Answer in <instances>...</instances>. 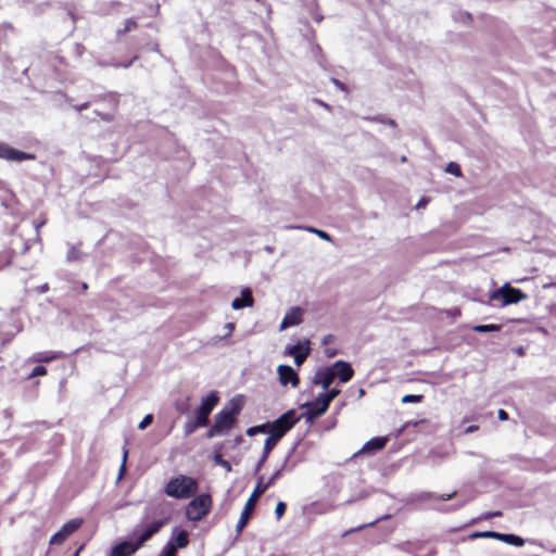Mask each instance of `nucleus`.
<instances>
[{
    "mask_svg": "<svg viewBox=\"0 0 556 556\" xmlns=\"http://www.w3.org/2000/svg\"><path fill=\"white\" fill-rule=\"evenodd\" d=\"M243 403L240 399H232L229 406L223 408L214 417V422L206 431L205 437L212 439L227 434L237 424Z\"/></svg>",
    "mask_w": 556,
    "mask_h": 556,
    "instance_id": "obj_1",
    "label": "nucleus"
},
{
    "mask_svg": "<svg viewBox=\"0 0 556 556\" xmlns=\"http://www.w3.org/2000/svg\"><path fill=\"white\" fill-rule=\"evenodd\" d=\"M199 490V483L197 479L186 476L178 475L170 478L164 488V493L174 498H190L197 494Z\"/></svg>",
    "mask_w": 556,
    "mask_h": 556,
    "instance_id": "obj_2",
    "label": "nucleus"
},
{
    "mask_svg": "<svg viewBox=\"0 0 556 556\" xmlns=\"http://www.w3.org/2000/svg\"><path fill=\"white\" fill-rule=\"evenodd\" d=\"M92 103L102 104L101 109H96L94 114L100 117L103 122H113L119 106V94L117 92H105L96 96L92 99Z\"/></svg>",
    "mask_w": 556,
    "mask_h": 556,
    "instance_id": "obj_3",
    "label": "nucleus"
},
{
    "mask_svg": "<svg viewBox=\"0 0 556 556\" xmlns=\"http://www.w3.org/2000/svg\"><path fill=\"white\" fill-rule=\"evenodd\" d=\"M212 504L213 500L210 494L195 496L187 506V518L191 521L202 520L210 513Z\"/></svg>",
    "mask_w": 556,
    "mask_h": 556,
    "instance_id": "obj_4",
    "label": "nucleus"
},
{
    "mask_svg": "<svg viewBox=\"0 0 556 556\" xmlns=\"http://www.w3.org/2000/svg\"><path fill=\"white\" fill-rule=\"evenodd\" d=\"M490 299L492 301H501V306H507L526 300L527 294L520 289L514 288L509 283H505L503 287L493 291Z\"/></svg>",
    "mask_w": 556,
    "mask_h": 556,
    "instance_id": "obj_5",
    "label": "nucleus"
},
{
    "mask_svg": "<svg viewBox=\"0 0 556 556\" xmlns=\"http://www.w3.org/2000/svg\"><path fill=\"white\" fill-rule=\"evenodd\" d=\"M300 420L294 409H290L282 414L275 421L269 424V433L277 435L282 439L285 434L293 428V426Z\"/></svg>",
    "mask_w": 556,
    "mask_h": 556,
    "instance_id": "obj_6",
    "label": "nucleus"
},
{
    "mask_svg": "<svg viewBox=\"0 0 556 556\" xmlns=\"http://www.w3.org/2000/svg\"><path fill=\"white\" fill-rule=\"evenodd\" d=\"M218 402L219 396L216 391H211L201 400L200 406L194 410V418L198 420V425L207 426L210 415Z\"/></svg>",
    "mask_w": 556,
    "mask_h": 556,
    "instance_id": "obj_7",
    "label": "nucleus"
},
{
    "mask_svg": "<svg viewBox=\"0 0 556 556\" xmlns=\"http://www.w3.org/2000/svg\"><path fill=\"white\" fill-rule=\"evenodd\" d=\"M168 522L167 517H163L156 520L151 521L150 523H144V521L138 526L135 530V534L139 533L137 536V542L140 547L150 540L155 533H157L166 523Z\"/></svg>",
    "mask_w": 556,
    "mask_h": 556,
    "instance_id": "obj_8",
    "label": "nucleus"
},
{
    "mask_svg": "<svg viewBox=\"0 0 556 556\" xmlns=\"http://www.w3.org/2000/svg\"><path fill=\"white\" fill-rule=\"evenodd\" d=\"M262 489L263 488H254L252 494L250 495V497L248 498L245 505H244V508L240 515V518L238 520V523L236 526V530L238 533H241L242 530L245 528V526L248 525L254 509H255V506L260 500V497L264 494L262 492Z\"/></svg>",
    "mask_w": 556,
    "mask_h": 556,
    "instance_id": "obj_9",
    "label": "nucleus"
},
{
    "mask_svg": "<svg viewBox=\"0 0 556 556\" xmlns=\"http://www.w3.org/2000/svg\"><path fill=\"white\" fill-rule=\"evenodd\" d=\"M84 523L83 518H74L70 521L65 522L61 529L54 533L51 538L49 543L51 545H61L63 544L66 539L72 535L75 531H77Z\"/></svg>",
    "mask_w": 556,
    "mask_h": 556,
    "instance_id": "obj_10",
    "label": "nucleus"
},
{
    "mask_svg": "<svg viewBox=\"0 0 556 556\" xmlns=\"http://www.w3.org/2000/svg\"><path fill=\"white\" fill-rule=\"evenodd\" d=\"M0 159L10 162H23L34 161L36 160V155L34 153L20 151L8 143L0 142Z\"/></svg>",
    "mask_w": 556,
    "mask_h": 556,
    "instance_id": "obj_11",
    "label": "nucleus"
},
{
    "mask_svg": "<svg viewBox=\"0 0 556 556\" xmlns=\"http://www.w3.org/2000/svg\"><path fill=\"white\" fill-rule=\"evenodd\" d=\"M305 407V416L307 420H314L327 412L329 404L319 394L313 402L307 403Z\"/></svg>",
    "mask_w": 556,
    "mask_h": 556,
    "instance_id": "obj_12",
    "label": "nucleus"
},
{
    "mask_svg": "<svg viewBox=\"0 0 556 556\" xmlns=\"http://www.w3.org/2000/svg\"><path fill=\"white\" fill-rule=\"evenodd\" d=\"M277 371L282 386L291 384L293 388L299 386L300 378L291 366L279 365Z\"/></svg>",
    "mask_w": 556,
    "mask_h": 556,
    "instance_id": "obj_13",
    "label": "nucleus"
},
{
    "mask_svg": "<svg viewBox=\"0 0 556 556\" xmlns=\"http://www.w3.org/2000/svg\"><path fill=\"white\" fill-rule=\"evenodd\" d=\"M331 368H333L336 378H338L341 383L349 382L354 376V369L348 362L337 361Z\"/></svg>",
    "mask_w": 556,
    "mask_h": 556,
    "instance_id": "obj_14",
    "label": "nucleus"
},
{
    "mask_svg": "<svg viewBox=\"0 0 556 556\" xmlns=\"http://www.w3.org/2000/svg\"><path fill=\"white\" fill-rule=\"evenodd\" d=\"M336 378L333 368L325 367L316 371L313 383L319 384L324 390H328Z\"/></svg>",
    "mask_w": 556,
    "mask_h": 556,
    "instance_id": "obj_15",
    "label": "nucleus"
},
{
    "mask_svg": "<svg viewBox=\"0 0 556 556\" xmlns=\"http://www.w3.org/2000/svg\"><path fill=\"white\" fill-rule=\"evenodd\" d=\"M303 320V309L301 307L291 308L283 317L280 324V330L300 325Z\"/></svg>",
    "mask_w": 556,
    "mask_h": 556,
    "instance_id": "obj_16",
    "label": "nucleus"
},
{
    "mask_svg": "<svg viewBox=\"0 0 556 556\" xmlns=\"http://www.w3.org/2000/svg\"><path fill=\"white\" fill-rule=\"evenodd\" d=\"M138 548H140V545H138L137 541L135 543L124 541L113 547L111 556H130Z\"/></svg>",
    "mask_w": 556,
    "mask_h": 556,
    "instance_id": "obj_17",
    "label": "nucleus"
},
{
    "mask_svg": "<svg viewBox=\"0 0 556 556\" xmlns=\"http://www.w3.org/2000/svg\"><path fill=\"white\" fill-rule=\"evenodd\" d=\"M254 304V299L252 295V291L249 288H245L241 291V298H236L232 303L231 307L233 309H241L243 307H251Z\"/></svg>",
    "mask_w": 556,
    "mask_h": 556,
    "instance_id": "obj_18",
    "label": "nucleus"
},
{
    "mask_svg": "<svg viewBox=\"0 0 556 556\" xmlns=\"http://www.w3.org/2000/svg\"><path fill=\"white\" fill-rule=\"evenodd\" d=\"M388 443V439L384 438V437H375L372 439H370L369 441H367L362 450L359 451L361 453H364V454H369V453H372V452H376V451H381L382 448H384V446L387 445Z\"/></svg>",
    "mask_w": 556,
    "mask_h": 556,
    "instance_id": "obj_19",
    "label": "nucleus"
},
{
    "mask_svg": "<svg viewBox=\"0 0 556 556\" xmlns=\"http://www.w3.org/2000/svg\"><path fill=\"white\" fill-rule=\"evenodd\" d=\"M62 357L63 354L61 352H43L35 354L34 361L38 363H50Z\"/></svg>",
    "mask_w": 556,
    "mask_h": 556,
    "instance_id": "obj_20",
    "label": "nucleus"
},
{
    "mask_svg": "<svg viewBox=\"0 0 556 556\" xmlns=\"http://www.w3.org/2000/svg\"><path fill=\"white\" fill-rule=\"evenodd\" d=\"M280 477V470L275 471L271 477L264 482L263 476H258L256 488H263L262 492L265 493L270 486H273L276 482V480Z\"/></svg>",
    "mask_w": 556,
    "mask_h": 556,
    "instance_id": "obj_21",
    "label": "nucleus"
},
{
    "mask_svg": "<svg viewBox=\"0 0 556 556\" xmlns=\"http://www.w3.org/2000/svg\"><path fill=\"white\" fill-rule=\"evenodd\" d=\"M498 541H502L504 543H507V544H510V545H514L517 547H521L525 545V540L521 536H518L515 534L501 533Z\"/></svg>",
    "mask_w": 556,
    "mask_h": 556,
    "instance_id": "obj_22",
    "label": "nucleus"
},
{
    "mask_svg": "<svg viewBox=\"0 0 556 556\" xmlns=\"http://www.w3.org/2000/svg\"><path fill=\"white\" fill-rule=\"evenodd\" d=\"M81 244L71 245L66 258L68 262H78L84 257V252L81 251Z\"/></svg>",
    "mask_w": 556,
    "mask_h": 556,
    "instance_id": "obj_23",
    "label": "nucleus"
},
{
    "mask_svg": "<svg viewBox=\"0 0 556 556\" xmlns=\"http://www.w3.org/2000/svg\"><path fill=\"white\" fill-rule=\"evenodd\" d=\"M281 439L278 438L277 435L269 433V437L265 440L264 447H263V453H264L265 457L269 456V454L271 453V451L275 448V446L277 445V443Z\"/></svg>",
    "mask_w": 556,
    "mask_h": 556,
    "instance_id": "obj_24",
    "label": "nucleus"
},
{
    "mask_svg": "<svg viewBox=\"0 0 556 556\" xmlns=\"http://www.w3.org/2000/svg\"><path fill=\"white\" fill-rule=\"evenodd\" d=\"M176 549L185 548L189 544V535L186 530H180L177 535L172 540Z\"/></svg>",
    "mask_w": 556,
    "mask_h": 556,
    "instance_id": "obj_25",
    "label": "nucleus"
},
{
    "mask_svg": "<svg viewBox=\"0 0 556 556\" xmlns=\"http://www.w3.org/2000/svg\"><path fill=\"white\" fill-rule=\"evenodd\" d=\"M309 353H311L309 341L305 340V346H304V350L301 351V354L293 355L295 364L298 366H301L306 361Z\"/></svg>",
    "mask_w": 556,
    "mask_h": 556,
    "instance_id": "obj_26",
    "label": "nucleus"
},
{
    "mask_svg": "<svg viewBox=\"0 0 556 556\" xmlns=\"http://www.w3.org/2000/svg\"><path fill=\"white\" fill-rule=\"evenodd\" d=\"M213 460L216 465L223 467L227 472L232 470L231 464L223 458V455L219 451L214 453Z\"/></svg>",
    "mask_w": 556,
    "mask_h": 556,
    "instance_id": "obj_27",
    "label": "nucleus"
},
{
    "mask_svg": "<svg viewBox=\"0 0 556 556\" xmlns=\"http://www.w3.org/2000/svg\"><path fill=\"white\" fill-rule=\"evenodd\" d=\"M204 427L203 425H198V420L195 418L188 420L184 426L185 435L192 434L198 428Z\"/></svg>",
    "mask_w": 556,
    "mask_h": 556,
    "instance_id": "obj_28",
    "label": "nucleus"
},
{
    "mask_svg": "<svg viewBox=\"0 0 556 556\" xmlns=\"http://www.w3.org/2000/svg\"><path fill=\"white\" fill-rule=\"evenodd\" d=\"M256 433H269V422L251 427L247 430V434L252 437Z\"/></svg>",
    "mask_w": 556,
    "mask_h": 556,
    "instance_id": "obj_29",
    "label": "nucleus"
},
{
    "mask_svg": "<svg viewBox=\"0 0 556 556\" xmlns=\"http://www.w3.org/2000/svg\"><path fill=\"white\" fill-rule=\"evenodd\" d=\"M501 329V326L495 324H489V325H477L472 328L476 332H493L498 331Z\"/></svg>",
    "mask_w": 556,
    "mask_h": 556,
    "instance_id": "obj_30",
    "label": "nucleus"
},
{
    "mask_svg": "<svg viewBox=\"0 0 556 556\" xmlns=\"http://www.w3.org/2000/svg\"><path fill=\"white\" fill-rule=\"evenodd\" d=\"M500 534H501L500 532H495V531H483V532L472 533L470 535V538H472V539L484 538V539L500 540Z\"/></svg>",
    "mask_w": 556,
    "mask_h": 556,
    "instance_id": "obj_31",
    "label": "nucleus"
},
{
    "mask_svg": "<svg viewBox=\"0 0 556 556\" xmlns=\"http://www.w3.org/2000/svg\"><path fill=\"white\" fill-rule=\"evenodd\" d=\"M161 556H177L176 546H174V542L169 541L163 547Z\"/></svg>",
    "mask_w": 556,
    "mask_h": 556,
    "instance_id": "obj_32",
    "label": "nucleus"
},
{
    "mask_svg": "<svg viewBox=\"0 0 556 556\" xmlns=\"http://www.w3.org/2000/svg\"><path fill=\"white\" fill-rule=\"evenodd\" d=\"M445 170L455 177H460L463 175L462 168L457 163L450 162L445 168Z\"/></svg>",
    "mask_w": 556,
    "mask_h": 556,
    "instance_id": "obj_33",
    "label": "nucleus"
},
{
    "mask_svg": "<svg viewBox=\"0 0 556 556\" xmlns=\"http://www.w3.org/2000/svg\"><path fill=\"white\" fill-rule=\"evenodd\" d=\"M340 392L341 391L339 389H331V390H328L327 393H321L320 395L330 405L332 400H334L340 394Z\"/></svg>",
    "mask_w": 556,
    "mask_h": 556,
    "instance_id": "obj_34",
    "label": "nucleus"
},
{
    "mask_svg": "<svg viewBox=\"0 0 556 556\" xmlns=\"http://www.w3.org/2000/svg\"><path fill=\"white\" fill-rule=\"evenodd\" d=\"M422 400L421 394H406L402 397V403H420Z\"/></svg>",
    "mask_w": 556,
    "mask_h": 556,
    "instance_id": "obj_35",
    "label": "nucleus"
},
{
    "mask_svg": "<svg viewBox=\"0 0 556 556\" xmlns=\"http://www.w3.org/2000/svg\"><path fill=\"white\" fill-rule=\"evenodd\" d=\"M304 346H305V342L303 344L301 342H299L295 345L288 348L287 354L290 356L301 354V351L304 350Z\"/></svg>",
    "mask_w": 556,
    "mask_h": 556,
    "instance_id": "obj_36",
    "label": "nucleus"
},
{
    "mask_svg": "<svg viewBox=\"0 0 556 556\" xmlns=\"http://www.w3.org/2000/svg\"><path fill=\"white\" fill-rule=\"evenodd\" d=\"M286 509H287V504L285 502L280 501L277 503L276 508H275V515H276L277 520L282 518V516L286 513Z\"/></svg>",
    "mask_w": 556,
    "mask_h": 556,
    "instance_id": "obj_37",
    "label": "nucleus"
},
{
    "mask_svg": "<svg viewBox=\"0 0 556 556\" xmlns=\"http://www.w3.org/2000/svg\"><path fill=\"white\" fill-rule=\"evenodd\" d=\"M305 229L307 231H309V232L316 233L319 238H321V239H324L326 241H330L331 240V237L329 236V233H327L324 230H319V229H316L314 227H306Z\"/></svg>",
    "mask_w": 556,
    "mask_h": 556,
    "instance_id": "obj_38",
    "label": "nucleus"
},
{
    "mask_svg": "<svg viewBox=\"0 0 556 556\" xmlns=\"http://www.w3.org/2000/svg\"><path fill=\"white\" fill-rule=\"evenodd\" d=\"M138 27V23L134 18H128L125 21L124 29L121 31L123 34L129 33Z\"/></svg>",
    "mask_w": 556,
    "mask_h": 556,
    "instance_id": "obj_39",
    "label": "nucleus"
},
{
    "mask_svg": "<svg viewBox=\"0 0 556 556\" xmlns=\"http://www.w3.org/2000/svg\"><path fill=\"white\" fill-rule=\"evenodd\" d=\"M46 375H47V368L45 366H42V365H38V366H36L31 370V372L28 376V378L30 379V378H34V377L46 376Z\"/></svg>",
    "mask_w": 556,
    "mask_h": 556,
    "instance_id": "obj_40",
    "label": "nucleus"
},
{
    "mask_svg": "<svg viewBox=\"0 0 556 556\" xmlns=\"http://www.w3.org/2000/svg\"><path fill=\"white\" fill-rule=\"evenodd\" d=\"M153 421V415L152 414H148L144 416V418L139 422L138 425V428L140 430H143L146 429L148 426H150Z\"/></svg>",
    "mask_w": 556,
    "mask_h": 556,
    "instance_id": "obj_41",
    "label": "nucleus"
},
{
    "mask_svg": "<svg viewBox=\"0 0 556 556\" xmlns=\"http://www.w3.org/2000/svg\"><path fill=\"white\" fill-rule=\"evenodd\" d=\"M127 456H128V450H124V455H123V463L121 465V468H119V478H122L126 471V460H127Z\"/></svg>",
    "mask_w": 556,
    "mask_h": 556,
    "instance_id": "obj_42",
    "label": "nucleus"
},
{
    "mask_svg": "<svg viewBox=\"0 0 556 556\" xmlns=\"http://www.w3.org/2000/svg\"><path fill=\"white\" fill-rule=\"evenodd\" d=\"M502 516V511L500 510H496V511H489V513H484L482 516H481V519H492V518H495V517H501Z\"/></svg>",
    "mask_w": 556,
    "mask_h": 556,
    "instance_id": "obj_43",
    "label": "nucleus"
},
{
    "mask_svg": "<svg viewBox=\"0 0 556 556\" xmlns=\"http://www.w3.org/2000/svg\"><path fill=\"white\" fill-rule=\"evenodd\" d=\"M331 81L341 91H348L346 86L342 81H340L339 79L332 78Z\"/></svg>",
    "mask_w": 556,
    "mask_h": 556,
    "instance_id": "obj_44",
    "label": "nucleus"
},
{
    "mask_svg": "<svg viewBox=\"0 0 556 556\" xmlns=\"http://www.w3.org/2000/svg\"><path fill=\"white\" fill-rule=\"evenodd\" d=\"M91 103H92V101L91 102L88 101V102H84L81 104L74 105L73 108L77 112H81V111H85V110L89 109Z\"/></svg>",
    "mask_w": 556,
    "mask_h": 556,
    "instance_id": "obj_45",
    "label": "nucleus"
},
{
    "mask_svg": "<svg viewBox=\"0 0 556 556\" xmlns=\"http://www.w3.org/2000/svg\"><path fill=\"white\" fill-rule=\"evenodd\" d=\"M497 417H498V419H500V420H503V421H504V420H507V419H508V414H507V412H506V410H504V409H498V412H497Z\"/></svg>",
    "mask_w": 556,
    "mask_h": 556,
    "instance_id": "obj_46",
    "label": "nucleus"
},
{
    "mask_svg": "<svg viewBox=\"0 0 556 556\" xmlns=\"http://www.w3.org/2000/svg\"><path fill=\"white\" fill-rule=\"evenodd\" d=\"M267 458H268V457H265V456H264V453H262V456H261V458H260V460H258V463H257V465H256V471H258V470L262 468V466H263V465H264V463L267 460Z\"/></svg>",
    "mask_w": 556,
    "mask_h": 556,
    "instance_id": "obj_47",
    "label": "nucleus"
},
{
    "mask_svg": "<svg viewBox=\"0 0 556 556\" xmlns=\"http://www.w3.org/2000/svg\"><path fill=\"white\" fill-rule=\"evenodd\" d=\"M429 200L427 198H421L419 202L417 203L416 207L421 208L425 207L428 204Z\"/></svg>",
    "mask_w": 556,
    "mask_h": 556,
    "instance_id": "obj_48",
    "label": "nucleus"
},
{
    "mask_svg": "<svg viewBox=\"0 0 556 556\" xmlns=\"http://www.w3.org/2000/svg\"><path fill=\"white\" fill-rule=\"evenodd\" d=\"M478 429H479V427L477 425H471L466 428L465 433H471V432L477 431Z\"/></svg>",
    "mask_w": 556,
    "mask_h": 556,
    "instance_id": "obj_49",
    "label": "nucleus"
},
{
    "mask_svg": "<svg viewBox=\"0 0 556 556\" xmlns=\"http://www.w3.org/2000/svg\"><path fill=\"white\" fill-rule=\"evenodd\" d=\"M226 327H227V330H228V331H227V336H230V334L232 333V331L235 330V324H232V323H228V324L226 325Z\"/></svg>",
    "mask_w": 556,
    "mask_h": 556,
    "instance_id": "obj_50",
    "label": "nucleus"
},
{
    "mask_svg": "<svg viewBox=\"0 0 556 556\" xmlns=\"http://www.w3.org/2000/svg\"><path fill=\"white\" fill-rule=\"evenodd\" d=\"M83 548H84V544H83V545H80V546L76 549V552L73 554V556H79V554H80V552L83 551Z\"/></svg>",
    "mask_w": 556,
    "mask_h": 556,
    "instance_id": "obj_51",
    "label": "nucleus"
},
{
    "mask_svg": "<svg viewBox=\"0 0 556 556\" xmlns=\"http://www.w3.org/2000/svg\"><path fill=\"white\" fill-rule=\"evenodd\" d=\"M363 528H365V526H359V527H357L355 530H349V531H346L344 534L346 535V534H349V533H352L353 531L362 530Z\"/></svg>",
    "mask_w": 556,
    "mask_h": 556,
    "instance_id": "obj_52",
    "label": "nucleus"
},
{
    "mask_svg": "<svg viewBox=\"0 0 556 556\" xmlns=\"http://www.w3.org/2000/svg\"><path fill=\"white\" fill-rule=\"evenodd\" d=\"M81 288H83V290H84V291H86V290L88 289V285H87L86 282H84V283L81 285Z\"/></svg>",
    "mask_w": 556,
    "mask_h": 556,
    "instance_id": "obj_53",
    "label": "nucleus"
},
{
    "mask_svg": "<svg viewBox=\"0 0 556 556\" xmlns=\"http://www.w3.org/2000/svg\"><path fill=\"white\" fill-rule=\"evenodd\" d=\"M58 60L60 61V63H65V59L63 56H58Z\"/></svg>",
    "mask_w": 556,
    "mask_h": 556,
    "instance_id": "obj_54",
    "label": "nucleus"
},
{
    "mask_svg": "<svg viewBox=\"0 0 556 556\" xmlns=\"http://www.w3.org/2000/svg\"><path fill=\"white\" fill-rule=\"evenodd\" d=\"M388 124L391 126H395V122L393 119H389Z\"/></svg>",
    "mask_w": 556,
    "mask_h": 556,
    "instance_id": "obj_55",
    "label": "nucleus"
},
{
    "mask_svg": "<svg viewBox=\"0 0 556 556\" xmlns=\"http://www.w3.org/2000/svg\"><path fill=\"white\" fill-rule=\"evenodd\" d=\"M359 396H363L365 394V390L364 389H359Z\"/></svg>",
    "mask_w": 556,
    "mask_h": 556,
    "instance_id": "obj_56",
    "label": "nucleus"
},
{
    "mask_svg": "<svg viewBox=\"0 0 556 556\" xmlns=\"http://www.w3.org/2000/svg\"><path fill=\"white\" fill-rule=\"evenodd\" d=\"M242 441V437L237 438V442L240 443Z\"/></svg>",
    "mask_w": 556,
    "mask_h": 556,
    "instance_id": "obj_57",
    "label": "nucleus"
},
{
    "mask_svg": "<svg viewBox=\"0 0 556 556\" xmlns=\"http://www.w3.org/2000/svg\"><path fill=\"white\" fill-rule=\"evenodd\" d=\"M334 354H336L334 352H332V353H328V352H327V355H328V356H334Z\"/></svg>",
    "mask_w": 556,
    "mask_h": 556,
    "instance_id": "obj_58",
    "label": "nucleus"
},
{
    "mask_svg": "<svg viewBox=\"0 0 556 556\" xmlns=\"http://www.w3.org/2000/svg\"><path fill=\"white\" fill-rule=\"evenodd\" d=\"M453 495H447L444 500H451Z\"/></svg>",
    "mask_w": 556,
    "mask_h": 556,
    "instance_id": "obj_59",
    "label": "nucleus"
},
{
    "mask_svg": "<svg viewBox=\"0 0 556 556\" xmlns=\"http://www.w3.org/2000/svg\"><path fill=\"white\" fill-rule=\"evenodd\" d=\"M150 518V516L147 514L144 517V521H147Z\"/></svg>",
    "mask_w": 556,
    "mask_h": 556,
    "instance_id": "obj_60",
    "label": "nucleus"
}]
</instances>
